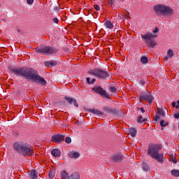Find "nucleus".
<instances>
[{
  "instance_id": "f257e3e1",
  "label": "nucleus",
  "mask_w": 179,
  "mask_h": 179,
  "mask_svg": "<svg viewBox=\"0 0 179 179\" xmlns=\"http://www.w3.org/2000/svg\"><path fill=\"white\" fill-rule=\"evenodd\" d=\"M11 73L17 76H22L28 80H31L35 83H38L41 86H47V81L44 78L38 76L37 70L30 67H22L17 69L9 68Z\"/></svg>"
},
{
  "instance_id": "f03ea898",
  "label": "nucleus",
  "mask_w": 179,
  "mask_h": 179,
  "mask_svg": "<svg viewBox=\"0 0 179 179\" xmlns=\"http://www.w3.org/2000/svg\"><path fill=\"white\" fill-rule=\"evenodd\" d=\"M13 148L17 153L22 155L24 157H26V156H34V150L31 149L30 145L27 143H24L23 141H15L13 143Z\"/></svg>"
},
{
  "instance_id": "7ed1b4c3",
  "label": "nucleus",
  "mask_w": 179,
  "mask_h": 179,
  "mask_svg": "<svg viewBox=\"0 0 179 179\" xmlns=\"http://www.w3.org/2000/svg\"><path fill=\"white\" fill-rule=\"evenodd\" d=\"M162 150V145L159 144H150L148 150V155L151 156L155 160H157L159 163H163V153H159Z\"/></svg>"
},
{
  "instance_id": "20e7f679",
  "label": "nucleus",
  "mask_w": 179,
  "mask_h": 179,
  "mask_svg": "<svg viewBox=\"0 0 179 179\" xmlns=\"http://www.w3.org/2000/svg\"><path fill=\"white\" fill-rule=\"evenodd\" d=\"M153 10L157 16H167V17H171V16L174 15V10L164 4L154 6Z\"/></svg>"
},
{
  "instance_id": "39448f33",
  "label": "nucleus",
  "mask_w": 179,
  "mask_h": 179,
  "mask_svg": "<svg viewBox=\"0 0 179 179\" xmlns=\"http://www.w3.org/2000/svg\"><path fill=\"white\" fill-rule=\"evenodd\" d=\"M89 75H92L100 79L101 80H104L106 79H111V74L110 71H106L101 69H94L92 70L88 71Z\"/></svg>"
},
{
  "instance_id": "423d86ee",
  "label": "nucleus",
  "mask_w": 179,
  "mask_h": 179,
  "mask_svg": "<svg viewBox=\"0 0 179 179\" xmlns=\"http://www.w3.org/2000/svg\"><path fill=\"white\" fill-rule=\"evenodd\" d=\"M157 34H152V33H147L145 34H141V38L144 40L147 47L148 48H155L157 45L156 41L152 40V38H156Z\"/></svg>"
},
{
  "instance_id": "0eeeda50",
  "label": "nucleus",
  "mask_w": 179,
  "mask_h": 179,
  "mask_svg": "<svg viewBox=\"0 0 179 179\" xmlns=\"http://www.w3.org/2000/svg\"><path fill=\"white\" fill-rule=\"evenodd\" d=\"M35 51L39 54H43V55H51L52 54H57L59 50L52 46H45L43 48H36Z\"/></svg>"
},
{
  "instance_id": "6e6552de",
  "label": "nucleus",
  "mask_w": 179,
  "mask_h": 179,
  "mask_svg": "<svg viewBox=\"0 0 179 179\" xmlns=\"http://www.w3.org/2000/svg\"><path fill=\"white\" fill-rule=\"evenodd\" d=\"M92 91L96 93V94H99L101 97H103L104 99H107L108 100H110L111 97H110V94L107 92V91L103 87L100 86H94L92 88Z\"/></svg>"
},
{
  "instance_id": "1a4fd4ad",
  "label": "nucleus",
  "mask_w": 179,
  "mask_h": 179,
  "mask_svg": "<svg viewBox=\"0 0 179 179\" xmlns=\"http://www.w3.org/2000/svg\"><path fill=\"white\" fill-rule=\"evenodd\" d=\"M52 142H54L55 143H57L59 145V143H62L64 141H65V136L63 134H55L52 136L51 137Z\"/></svg>"
},
{
  "instance_id": "9d476101",
  "label": "nucleus",
  "mask_w": 179,
  "mask_h": 179,
  "mask_svg": "<svg viewBox=\"0 0 179 179\" xmlns=\"http://www.w3.org/2000/svg\"><path fill=\"white\" fill-rule=\"evenodd\" d=\"M140 100H146L150 105H152V103H153V100L155 99L153 98V96L150 92H147L146 94L143 95H140Z\"/></svg>"
},
{
  "instance_id": "9b49d317",
  "label": "nucleus",
  "mask_w": 179,
  "mask_h": 179,
  "mask_svg": "<svg viewBox=\"0 0 179 179\" xmlns=\"http://www.w3.org/2000/svg\"><path fill=\"white\" fill-rule=\"evenodd\" d=\"M103 111H106V113H108V114H112L113 115H119L120 114V110L117 108H108L106 106H104L103 108Z\"/></svg>"
},
{
  "instance_id": "f8f14e48",
  "label": "nucleus",
  "mask_w": 179,
  "mask_h": 179,
  "mask_svg": "<svg viewBox=\"0 0 179 179\" xmlns=\"http://www.w3.org/2000/svg\"><path fill=\"white\" fill-rule=\"evenodd\" d=\"M64 100H66L67 103H69V104H73V106H75V107H76V108H79V104H78V101H76V99L72 97H69V96H65L64 97Z\"/></svg>"
},
{
  "instance_id": "ddd939ff",
  "label": "nucleus",
  "mask_w": 179,
  "mask_h": 179,
  "mask_svg": "<svg viewBox=\"0 0 179 179\" xmlns=\"http://www.w3.org/2000/svg\"><path fill=\"white\" fill-rule=\"evenodd\" d=\"M123 157L122 155L116 154L112 157V162H113V163H120V162H122Z\"/></svg>"
},
{
  "instance_id": "4468645a",
  "label": "nucleus",
  "mask_w": 179,
  "mask_h": 179,
  "mask_svg": "<svg viewBox=\"0 0 179 179\" xmlns=\"http://www.w3.org/2000/svg\"><path fill=\"white\" fill-rule=\"evenodd\" d=\"M79 156H80V154L78 152H75V151H71L69 154V157L71 159H78V157H79Z\"/></svg>"
},
{
  "instance_id": "2eb2a0df",
  "label": "nucleus",
  "mask_w": 179,
  "mask_h": 179,
  "mask_svg": "<svg viewBox=\"0 0 179 179\" xmlns=\"http://www.w3.org/2000/svg\"><path fill=\"white\" fill-rule=\"evenodd\" d=\"M44 64L45 66H49L50 68H51V66H55L57 65V62L54 60H50L45 62Z\"/></svg>"
},
{
  "instance_id": "dca6fc26",
  "label": "nucleus",
  "mask_w": 179,
  "mask_h": 179,
  "mask_svg": "<svg viewBox=\"0 0 179 179\" xmlns=\"http://www.w3.org/2000/svg\"><path fill=\"white\" fill-rule=\"evenodd\" d=\"M38 173H37V171H36L35 169H33L32 171H31V173L29 174V177L31 179H37L38 178Z\"/></svg>"
},
{
  "instance_id": "f3484780",
  "label": "nucleus",
  "mask_w": 179,
  "mask_h": 179,
  "mask_svg": "<svg viewBox=\"0 0 179 179\" xmlns=\"http://www.w3.org/2000/svg\"><path fill=\"white\" fill-rule=\"evenodd\" d=\"M51 153L55 157H59L61 156V151L58 149L52 150Z\"/></svg>"
},
{
  "instance_id": "a211bd4d",
  "label": "nucleus",
  "mask_w": 179,
  "mask_h": 179,
  "mask_svg": "<svg viewBox=\"0 0 179 179\" xmlns=\"http://www.w3.org/2000/svg\"><path fill=\"white\" fill-rule=\"evenodd\" d=\"M90 113H92V114H96V115H104V113L95 109H89Z\"/></svg>"
},
{
  "instance_id": "6ab92c4d",
  "label": "nucleus",
  "mask_w": 179,
  "mask_h": 179,
  "mask_svg": "<svg viewBox=\"0 0 179 179\" xmlns=\"http://www.w3.org/2000/svg\"><path fill=\"white\" fill-rule=\"evenodd\" d=\"M136 129L135 128H130L129 129V135H131V136H132V138H135L136 136Z\"/></svg>"
},
{
  "instance_id": "aec40b11",
  "label": "nucleus",
  "mask_w": 179,
  "mask_h": 179,
  "mask_svg": "<svg viewBox=\"0 0 179 179\" xmlns=\"http://www.w3.org/2000/svg\"><path fill=\"white\" fill-rule=\"evenodd\" d=\"M80 178V175L78 173H73L67 179H79Z\"/></svg>"
},
{
  "instance_id": "412c9836",
  "label": "nucleus",
  "mask_w": 179,
  "mask_h": 179,
  "mask_svg": "<svg viewBox=\"0 0 179 179\" xmlns=\"http://www.w3.org/2000/svg\"><path fill=\"white\" fill-rule=\"evenodd\" d=\"M142 169L144 171H149L150 170V167L148 164H146V162H143Z\"/></svg>"
},
{
  "instance_id": "4be33fe9",
  "label": "nucleus",
  "mask_w": 179,
  "mask_h": 179,
  "mask_svg": "<svg viewBox=\"0 0 179 179\" xmlns=\"http://www.w3.org/2000/svg\"><path fill=\"white\" fill-rule=\"evenodd\" d=\"M105 26H106L107 29H113L114 27V25L109 20H106L105 22Z\"/></svg>"
},
{
  "instance_id": "5701e85b",
  "label": "nucleus",
  "mask_w": 179,
  "mask_h": 179,
  "mask_svg": "<svg viewBox=\"0 0 179 179\" xmlns=\"http://www.w3.org/2000/svg\"><path fill=\"white\" fill-rule=\"evenodd\" d=\"M148 119H143L142 116H138L137 119L138 124H142V122H146Z\"/></svg>"
},
{
  "instance_id": "b1692460",
  "label": "nucleus",
  "mask_w": 179,
  "mask_h": 179,
  "mask_svg": "<svg viewBox=\"0 0 179 179\" xmlns=\"http://www.w3.org/2000/svg\"><path fill=\"white\" fill-rule=\"evenodd\" d=\"M141 64H148L149 62V59H148V57H146V56H143L141 58Z\"/></svg>"
},
{
  "instance_id": "393cba45",
  "label": "nucleus",
  "mask_w": 179,
  "mask_h": 179,
  "mask_svg": "<svg viewBox=\"0 0 179 179\" xmlns=\"http://www.w3.org/2000/svg\"><path fill=\"white\" fill-rule=\"evenodd\" d=\"M86 81H87V85H94V82H96V78H93L90 81V77H87Z\"/></svg>"
},
{
  "instance_id": "a878e982",
  "label": "nucleus",
  "mask_w": 179,
  "mask_h": 179,
  "mask_svg": "<svg viewBox=\"0 0 179 179\" xmlns=\"http://www.w3.org/2000/svg\"><path fill=\"white\" fill-rule=\"evenodd\" d=\"M171 173L173 177H179V170L173 169L171 171Z\"/></svg>"
},
{
  "instance_id": "bb28decb",
  "label": "nucleus",
  "mask_w": 179,
  "mask_h": 179,
  "mask_svg": "<svg viewBox=\"0 0 179 179\" xmlns=\"http://www.w3.org/2000/svg\"><path fill=\"white\" fill-rule=\"evenodd\" d=\"M61 178L62 179H66L68 178V172L66 171H62L61 172Z\"/></svg>"
},
{
  "instance_id": "cd10ccee",
  "label": "nucleus",
  "mask_w": 179,
  "mask_h": 179,
  "mask_svg": "<svg viewBox=\"0 0 179 179\" xmlns=\"http://www.w3.org/2000/svg\"><path fill=\"white\" fill-rule=\"evenodd\" d=\"M157 114L159 115L161 117H164L166 115V113H164V110H163V108H158Z\"/></svg>"
},
{
  "instance_id": "c85d7f7f",
  "label": "nucleus",
  "mask_w": 179,
  "mask_h": 179,
  "mask_svg": "<svg viewBox=\"0 0 179 179\" xmlns=\"http://www.w3.org/2000/svg\"><path fill=\"white\" fill-rule=\"evenodd\" d=\"M160 127H162V128H164V127H167V125H169V122H166L164 120H161L160 122Z\"/></svg>"
},
{
  "instance_id": "c756f323",
  "label": "nucleus",
  "mask_w": 179,
  "mask_h": 179,
  "mask_svg": "<svg viewBox=\"0 0 179 179\" xmlns=\"http://www.w3.org/2000/svg\"><path fill=\"white\" fill-rule=\"evenodd\" d=\"M169 159L172 163H174L175 164L177 163V159L176 158V156L173 155H171L169 156Z\"/></svg>"
},
{
  "instance_id": "7c9ffc66",
  "label": "nucleus",
  "mask_w": 179,
  "mask_h": 179,
  "mask_svg": "<svg viewBox=\"0 0 179 179\" xmlns=\"http://www.w3.org/2000/svg\"><path fill=\"white\" fill-rule=\"evenodd\" d=\"M168 54V57L169 58H172L173 57H174V52H173V50L169 49L167 52Z\"/></svg>"
},
{
  "instance_id": "2f4dec72",
  "label": "nucleus",
  "mask_w": 179,
  "mask_h": 179,
  "mask_svg": "<svg viewBox=\"0 0 179 179\" xmlns=\"http://www.w3.org/2000/svg\"><path fill=\"white\" fill-rule=\"evenodd\" d=\"M109 90H110L112 93H117V87H114V86L110 87Z\"/></svg>"
},
{
  "instance_id": "473e14b6",
  "label": "nucleus",
  "mask_w": 179,
  "mask_h": 179,
  "mask_svg": "<svg viewBox=\"0 0 179 179\" xmlns=\"http://www.w3.org/2000/svg\"><path fill=\"white\" fill-rule=\"evenodd\" d=\"M64 141H65L66 143L69 144L72 142V138H71V137H69V136H67L65 138Z\"/></svg>"
},
{
  "instance_id": "72a5a7b5",
  "label": "nucleus",
  "mask_w": 179,
  "mask_h": 179,
  "mask_svg": "<svg viewBox=\"0 0 179 179\" xmlns=\"http://www.w3.org/2000/svg\"><path fill=\"white\" fill-rule=\"evenodd\" d=\"M94 8L95 10H98V11H99L100 9H101L100 6H99L98 4H94Z\"/></svg>"
},
{
  "instance_id": "f704fd0d",
  "label": "nucleus",
  "mask_w": 179,
  "mask_h": 179,
  "mask_svg": "<svg viewBox=\"0 0 179 179\" xmlns=\"http://www.w3.org/2000/svg\"><path fill=\"white\" fill-rule=\"evenodd\" d=\"M20 134V133L17 131H13V136H19Z\"/></svg>"
},
{
  "instance_id": "c9c22d12",
  "label": "nucleus",
  "mask_w": 179,
  "mask_h": 179,
  "mask_svg": "<svg viewBox=\"0 0 179 179\" xmlns=\"http://www.w3.org/2000/svg\"><path fill=\"white\" fill-rule=\"evenodd\" d=\"M52 22H53V23H55L56 24H58V23H59V21L58 20L57 17L53 18Z\"/></svg>"
},
{
  "instance_id": "e433bc0d",
  "label": "nucleus",
  "mask_w": 179,
  "mask_h": 179,
  "mask_svg": "<svg viewBox=\"0 0 179 179\" xmlns=\"http://www.w3.org/2000/svg\"><path fill=\"white\" fill-rule=\"evenodd\" d=\"M108 1V5H110V6H113L114 5V0H106Z\"/></svg>"
},
{
  "instance_id": "4c0bfd02",
  "label": "nucleus",
  "mask_w": 179,
  "mask_h": 179,
  "mask_svg": "<svg viewBox=\"0 0 179 179\" xmlns=\"http://www.w3.org/2000/svg\"><path fill=\"white\" fill-rule=\"evenodd\" d=\"M173 117L176 120H178L179 119V113L178 112V113H174Z\"/></svg>"
},
{
  "instance_id": "58836bf2",
  "label": "nucleus",
  "mask_w": 179,
  "mask_h": 179,
  "mask_svg": "<svg viewBox=\"0 0 179 179\" xmlns=\"http://www.w3.org/2000/svg\"><path fill=\"white\" fill-rule=\"evenodd\" d=\"M27 2L28 5H32L33 2H34V0H27Z\"/></svg>"
},
{
  "instance_id": "ea45409f",
  "label": "nucleus",
  "mask_w": 179,
  "mask_h": 179,
  "mask_svg": "<svg viewBox=\"0 0 179 179\" xmlns=\"http://www.w3.org/2000/svg\"><path fill=\"white\" fill-rule=\"evenodd\" d=\"M139 83H140V85H141L142 86H145V81H143V80H140V81H139Z\"/></svg>"
},
{
  "instance_id": "a19ab883",
  "label": "nucleus",
  "mask_w": 179,
  "mask_h": 179,
  "mask_svg": "<svg viewBox=\"0 0 179 179\" xmlns=\"http://www.w3.org/2000/svg\"><path fill=\"white\" fill-rule=\"evenodd\" d=\"M159 32V28L155 27V30L153 31V33H158Z\"/></svg>"
},
{
  "instance_id": "79ce46f5",
  "label": "nucleus",
  "mask_w": 179,
  "mask_h": 179,
  "mask_svg": "<svg viewBox=\"0 0 179 179\" xmlns=\"http://www.w3.org/2000/svg\"><path fill=\"white\" fill-rule=\"evenodd\" d=\"M54 177V173H49V178H52Z\"/></svg>"
},
{
  "instance_id": "37998d69",
  "label": "nucleus",
  "mask_w": 179,
  "mask_h": 179,
  "mask_svg": "<svg viewBox=\"0 0 179 179\" xmlns=\"http://www.w3.org/2000/svg\"><path fill=\"white\" fill-rule=\"evenodd\" d=\"M158 120H160V116L156 115L155 116V121H158Z\"/></svg>"
},
{
  "instance_id": "c03bdc74",
  "label": "nucleus",
  "mask_w": 179,
  "mask_h": 179,
  "mask_svg": "<svg viewBox=\"0 0 179 179\" xmlns=\"http://www.w3.org/2000/svg\"><path fill=\"white\" fill-rule=\"evenodd\" d=\"M176 102H172L171 105H172V107H177V106H176Z\"/></svg>"
},
{
  "instance_id": "a18cd8bd",
  "label": "nucleus",
  "mask_w": 179,
  "mask_h": 179,
  "mask_svg": "<svg viewBox=\"0 0 179 179\" xmlns=\"http://www.w3.org/2000/svg\"><path fill=\"white\" fill-rule=\"evenodd\" d=\"M54 10H56L57 12H58V10H59V8L56 6V7H55Z\"/></svg>"
},
{
  "instance_id": "49530a36",
  "label": "nucleus",
  "mask_w": 179,
  "mask_h": 179,
  "mask_svg": "<svg viewBox=\"0 0 179 179\" xmlns=\"http://www.w3.org/2000/svg\"><path fill=\"white\" fill-rule=\"evenodd\" d=\"M176 108H179V101H177V105H176Z\"/></svg>"
},
{
  "instance_id": "de8ad7c7",
  "label": "nucleus",
  "mask_w": 179,
  "mask_h": 179,
  "mask_svg": "<svg viewBox=\"0 0 179 179\" xmlns=\"http://www.w3.org/2000/svg\"><path fill=\"white\" fill-rule=\"evenodd\" d=\"M141 113H145V109L143 108H140Z\"/></svg>"
},
{
  "instance_id": "09e8293b",
  "label": "nucleus",
  "mask_w": 179,
  "mask_h": 179,
  "mask_svg": "<svg viewBox=\"0 0 179 179\" xmlns=\"http://www.w3.org/2000/svg\"><path fill=\"white\" fill-rule=\"evenodd\" d=\"M167 59H169L168 57H165V58H164V61H167Z\"/></svg>"
},
{
  "instance_id": "8fccbe9b",
  "label": "nucleus",
  "mask_w": 179,
  "mask_h": 179,
  "mask_svg": "<svg viewBox=\"0 0 179 179\" xmlns=\"http://www.w3.org/2000/svg\"><path fill=\"white\" fill-rule=\"evenodd\" d=\"M120 2H124L125 0H120Z\"/></svg>"
},
{
  "instance_id": "3c124183",
  "label": "nucleus",
  "mask_w": 179,
  "mask_h": 179,
  "mask_svg": "<svg viewBox=\"0 0 179 179\" xmlns=\"http://www.w3.org/2000/svg\"><path fill=\"white\" fill-rule=\"evenodd\" d=\"M126 16H127V17H129V14H128V15H126Z\"/></svg>"
},
{
  "instance_id": "603ef678",
  "label": "nucleus",
  "mask_w": 179,
  "mask_h": 179,
  "mask_svg": "<svg viewBox=\"0 0 179 179\" xmlns=\"http://www.w3.org/2000/svg\"><path fill=\"white\" fill-rule=\"evenodd\" d=\"M18 33H20V29H17Z\"/></svg>"
}]
</instances>
